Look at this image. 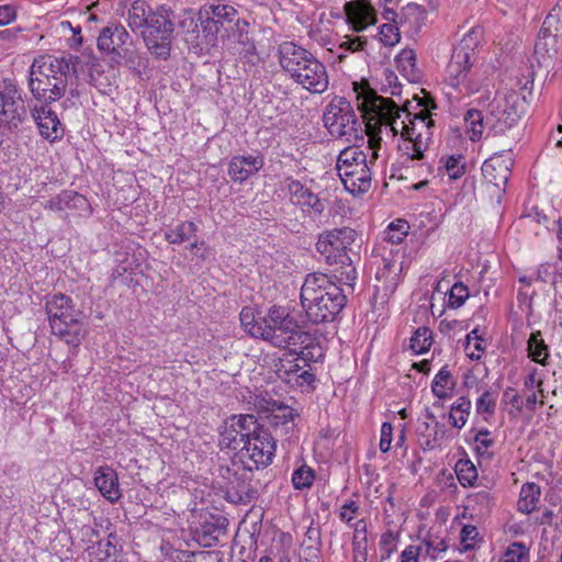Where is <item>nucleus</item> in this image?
I'll list each match as a JSON object with an SVG mask.
<instances>
[{
  "label": "nucleus",
  "instance_id": "nucleus-54",
  "mask_svg": "<svg viewBox=\"0 0 562 562\" xmlns=\"http://www.w3.org/2000/svg\"><path fill=\"white\" fill-rule=\"evenodd\" d=\"M363 119L368 121L366 124V133L369 136V149L372 150V158L376 159L378 149L380 148L381 145V137L376 135L378 125L375 123H372L373 120H370V116Z\"/></svg>",
  "mask_w": 562,
  "mask_h": 562
},
{
  "label": "nucleus",
  "instance_id": "nucleus-26",
  "mask_svg": "<svg viewBox=\"0 0 562 562\" xmlns=\"http://www.w3.org/2000/svg\"><path fill=\"white\" fill-rule=\"evenodd\" d=\"M87 205V200L83 195L76 191L64 190L56 196L49 199L44 207L53 212H63L71 209H82Z\"/></svg>",
  "mask_w": 562,
  "mask_h": 562
},
{
  "label": "nucleus",
  "instance_id": "nucleus-18",
  "mask_svg": "<svg viewBox=\"0 0 562 562\" xmlns=\"http://www.w3.org/2000/svg\"><path fill=\"white\" fill-rule=\"evenodd\" d=\"M344 9L347 22L355 32H361L376 22V12L369 0L346 2Z\"/></svg>",
  "mask_w": 562,
  "mask_h": 562
},
{
  "label": "nucleus",
  "instance_id": "nucleus-14",
  "mask_svg": "<svg viewBox=\"0 0 562 562\" xmlns=\"http://www.w3.org/2000/svg\"><path fill=\"white\" fill-rule=\"evenodd\" d=\"M562 0L559 1L555 8L547 15L543 21L542 27L539 32L538 38L535 44V55L538 57L540 65L548 66L549 63L557 56L559 46L555 34H552L550 27L553 22L558 21V14H554L557 9L561 10Z\"/></svg>",
  "mask_w": 562,
  "mask_h": 562
},
{
  "label": "nucleus",
  "instance_id": "nucleus-24",
  "mask_svg": "<svg viewBox=\"0 0 562 562\" xmlns=\"http://www.w3.org/2000/svg\"><path fill=\"white\" fill-rule=\"evenodd\" d=\"M94 485L111 503L120 499L119 477L116 472L110 467H99L94 472Z\"/></svg>",
  "mask_w": 562,
  "mask_h": 562
},
{
  "label": "nucleus",
  "instance_id": "nucleus-10",
  "mask_svg": "<svg viewBox=\"0 0 562 562\" xmlns=\"http://www.w3.org/2000/svg\"><path fill=\"white\" fill-rule=\"evenodd\" d=\"M143 33L144 42L153 55L167 59L170 56L175 31L173 14L170 8L161 5L149 12V19Z\"/></svg>",
  "mask_w": 562,
  "mask_h": 562
},
{
  "label": "nucleus",
  "instance_id": "nucleus-29",
  "mask_svg": "<svg viewBox=\"0 0 562 562\" xmlns=\"http://www.w3.org/2000/svg\"><path fill=\"white\" fill-rule=\"evenodd\" d=\"M472 404L471 401L465 397H459L450 407L449 423L452 427L461 429L468 422Z\"/></svg>",
  "mask_w": 562,
  "mask_h": 562
},
{
  "label": "nucleus",
  "instance_id": "nucleus-33",
  "mask_svg": "<svg viewBox=\"0 0 562 562\" xmlns=\"http://www.w3.org/2000/svg\"><path fill=\"white\" fill-rule=\"evenodd\" d=\"M467 133L471 140H477L482 137L485 123V115L479 110L470 109L464 115Z\"/></svg>",
  "mask_w": 562,
  "mask_h": 562
},
{
  "label": "nucleus",
  "instance_id": "nucleus-25",
  "mask_svg": "<svg viewBox=\"0 0 562 562\" xmlns=\"http://www.w3.org/2000/svg\"><path fill=\"white\" fill-rule=\"evenodd\" d=\"M414 99L417 101V106H420V110L412 115V120L416 122V132L423 133L424 142L428 145L432 136V128L435 126L430 110L436 109L437 105L434 100L427 95L424 98H418L415 95Z\"/></svg>",
  "mask_w": 562,
  "mask_h": 562
},
{
  "label": "nucleus",
  "instance_id": "nucleus-37",
  "mask_svg": "<svg viewBox=\"0 0 562 562\" xmlns=\"http://www.w3.org/2000/svg\"><path fill=\"white\" fill-rule=\"evenodd\" d=\"M198 231L193 222H181L165 232V239L170 244H182Z\"/></svg>",
  "mask_w": 562,
  "mask_h": 562
},
{
  "label": "nucleus",
  "instance_id": "nucleus-43",
  "mask_svg": "<svg viewBox=\"0 0 562 562\" xmlns=\"http://www.w3.org/2000/svg\"><path fill=\"white\" fill-rule=\"evenodd\" d=\"M112 61L115 64H120L123 59L125 65L137 72H139V69L145 67V59L140 56V54L132 48L124 47L122 48L121 53L117 54L116 57L111 58Z\"/></svg>",
  "mask_w": 562,
  "mask_h": 562
},
{
  "label": "nucleus",
  "instance_id": "nucleus-57",
  "mask_svg": "<svg viewBox=\"0 0 562 562\" xmlns=\"http://www.w3.org/2000/svg\"><path fill=\"white\" fill-rule=\"evenodd\" d=\"M461 156H450L445 164L447 173L451 179H459L464 173V165Z\"/></svg>",
  "mask_w": 562,
  "mask_h": 562
},
{
  "label": "nucleus",
  "instance_id": "nucleus-19",
  "mask_svg": "<svg viewBox=\"0 0 562 562\" xmlns=\"http://www.w3.org/2000/svg\"><path fill=\"white\" fill-rule=\"evenodd\" d=\"M505 99H494L487 108L485 115L486 126L495 134H502L514 125L517 114L513 110H508Z\"/></svg>",
  "mask_w": 562,
  "mask_h": 562
},
{
  "label": "nucleus",
  "instance_id": "nucleus-36",
  "mask_svg": "<svg viewBox=\"0 0 562 562\" xmlns=\"http://www.w3.org/2000/svg\"><path fill=\"white\" fill-rule=\"evenodd\" d=\"M241 326L245 330L255 338H259L262 334L263 317L257 319L254 307L245 306L241 308L239 314Z\"/></svg>",
  "mask_w": 562,
  "mask_h": 562
},
{
  "label": "nucleus",
  "instance_id": "nucleus-44",
  "mask_svg": "<svg viewBox=\"0 0 562 562\" xmlns=\"http://www.w3.org/2000/svg\"><path fill=\"white\" fill-rule=\"evenodd\" d=\"M469 502L472 504L473 509L477 510L480 515H485L491 512L494 505V498L490 491L481 490L469 496Z\"/></svg>",
  "mask_w": 562,
  "mask_h": 562
},
{
  "label": "nucleus",
  "instance_id": "nucleus-9",
  "mask_svg": "<svg viewBox=\"0 0 562 562\" xmlns=\"http://www.w3.org/2000/svg\"><path fill=\"white\" fill-rule=\"evenodd\" d=\"M471 42V37H464L461 43L454 47L446 69V82L451 88L467 93L479 90V82L474 79V75L472 74L475 52Z\"/></svg>",
  "mask_w": 562,
  "mask_h": 562
},
{
  "label": "nucleus",
  "instance_id": "nucleus-31",
  "mask_svg": "<svg viewBox=\"0 0 562 562\" xmlns=\"http://www.w3.org/2000/svg\"><path fill=\"white\" fill-rule=\"evenodd\" d=\"M540 497V487L535 483H526L521 486L518 499V509L522 513L530 514L537 507Z\"/></svg>",
  "mask_w": 562,
  "mask_h": 562
},
{
  "label": "nucleus",
  "instance_id": "nucleus-5",
  "mask_svg": "<svg viewBox=\"0 0 562 562\" xmlns=\"http://www.w3.org/2000/svg\"><path fill=\"white\" fill-rule=\"evenodd\" d=\"M45 310L52 334L68 345L79 346L86 336L83 311L63 293L47 297Z\"/></svg>",
  "mask_w": 562,
  "mask_h": 562
},
{
  "label": "nucleus",
  "instance_id": "nucleus-30",
  "mask_svg": "<svg viewBox=\"0 0 562 562\" xmlns=\"http://www.w3.org/2000/svg\"><path fill=\"white\" fill-rule=\"evenodd\" d=\"M527 345L529 358L535 362L546 366L549 358V348L542 339L541 331L532 333Z\"/></svg>",
  "mask_w": 562,
  "mask_h": 562
},
{
  "label": "nucleus",
  "instance_id": "nucleus-46",
  "mask_svg": "<svg viewBox=\"0 0 562 562\" xmlns=\"http://www.w3.org/2000/svg\"><path fill=\"white\" fill-rule=\"evenodd\" d=\"M270 418L274 426L286 425L293 422L294 413L290 406L273 402Z\"/></svg>",
  "mask_w": 562,
  "mask_h": 562
},
{
  "label": "nucleus",
  "instance_id": "nucleus-6",
  "mask_svg": "<svg viewBox=\"0 0 562 562\" xmlns=\"http://www.w3.org/2000/svg\"><path fill=\"white\" fill-rule=\"evenodd\" d=\"M262 334L259 338L290 352L302 345L301 339L310 340V333L302 330L286 308L278 305L271 306L263 316Z\"/></svg>",
  "mask_w": 562,
  "mask_h": 562
},
{
  "label": "nucleus",
  "instance_id": "nucleus-23",
  "mask_svg": "<svg viewBox=\"0 0 562 562\" xmlns=\"http://www.w3.org/2000/svg\"><path fill=\"white\" fill-rule=\"evenodd\" d=\"M510 161L503 156L492 157L482 165V175L484 179L495 186L497 189H504L510 177Z\"/></svg>",
  "mask_w": 562,
  "mask_h": 562
},
{
  "label": "nucleus",
  "instance_id": "nucleus-41",
  "mask_svg": "<svg viewBox=\"0 0 562 562\" xmlns=\"http://www.w3.org/2000/svg\"><path fill=\"white\" fill-rule=\"evenodd\" d=\"M432 345V331L428 327H419L411 338V349L415 353H425Z\"/></svg>",
  "mask_w": 562,
  "mask_h": 562
},
{
  "label": "nucleus",
  "instance_id": "nucleus-59",
  "mask_svg": "<svg viewBox=\"0 0 562 562\" xmlns=\"http://www.w3.org/2000/svg\"><path fill=\"white\" fill-rule=\"evenodd\" d=\"M491 431L488 429H480L475 436L474 441L477 443V452L482 453V449L487 450L493 446L494 440L490 438Z\"/></svg>",
  "mask_w": 562,
  "mask_h": 562
},
{
  "label": "nucleus",
  "instance_id": "nucleus-50",
  "mask_svg": "<svg viewBox=\"0 0 562 562\" xmlns=\"http://www.w3.org/2000/svg\"><path fill=\"white\" fill-rule=\"evenodd\" d=\"M468 297V288L463 283H454L449 291V306L458 308L464 304Z\"/></svg>",
  "mask_w": 562,
  "mask_h": 562
},
{
  "label": "nucleus",
  "instance_id": "nucleus-34",
  "mask_svg": "<svg viewBox=\"0 0 562 562\" xmlns=\"http://www.w3.org/2000/svg\"><path fill=\"white\" fill-rule=\"evenodd\" d=\"M404 144L401 145V149L411 158L420 160L424 157V151L428 145L424 142V135L422 132H416L412 136H405Z\"/></svg>",
  "mask_w": 562,
  "mask_h": 562
},
{
  "label": "nucleus",
  "instance_id": "nucleus-12",
  "mask_svg": "<svg viewBox=\"0 0 562 562\" xmlns=\"http://www.w3.org/2000/svg\"><path fill=\"white\" fill-rule=\"evenodd\" d=\"M276 441L267 429L248 439L239 451V459L246 471L245 474L251 473L254 469L267 468L272 463Z\"/></svg>",
  "mask_w": 562,
  "mask_h": 562
},
{
  "label": "nucleus",
  "instance_id": "nucleus-27",
  "mask_svg": "<svg viewBox=\"0 0 562 562\" xmlns=\"http://www.w3.org/2000/svg\"><path fill=\"white\" fill-rule=\"evenodd\" d=\"M454 386L456 380L448 369V366H445L436 374L431 383V391L438 398L446 400L451 396Z\"/></svg>",
  "mask_w": 562,
  "mask_h": 562
},
{
  "label": "nucleus",
  "instance_id": "nucleus-45",
  "mask_svg": "<svg viewBox=\"0 0 562 562\" xmlns=\"http://www.w3.org/2000/svg\"><path fill=\"white\" fill-rule=\"evenodd\" d=\"M409 225L406 221L398 220L396 223H391L384 232V240L392 245L401 244L407 236Z\"/></svg>",
  "mask_w": 562,
  "mask_h": 562
},
{
  "label": "nucleus",
  "instance_id": "nucleus-48",
  "mask_svg": "<svg viewBox=\"0 0 562 562\" xmlns=\"http://www.w3.org/2000/svg\"><path fill=\"white\" fill-rule=\"evenodd\" d=\"M503 562H529L528 549L521 542L512 543L504 554Z\"/></svg>",
  "mask_w": 562,
  "mask_h": 562
},
{
  "label": "nucleus",
  "instance_id": "nucleus-58",
  "mask_svg": "<svg viewBox=\"0 0 562 562\" xmlns=\"http://www.w3.org/2000/svg\"><path fill=\"white\" fill-rule=\"evenodd\" d=\"M393 437V426L391 423H383L381 427V438H380V450L382 452H387L391 448Z\"/></svg>",
  "mask_w": 562,
  "mask_h": 562
},
{
  "label": "nucleus",
  "instance_id": "nucleus-60",
  "mask_svg": "<svg viewBox=\"0 0 562 562\" xmlns=\"http://www.w3.org/2000/svg\"><path fill=\"white\" fill-rule=\"evenodd\" d=\"M366 43H367L366 37H361V36H357L353 38L346 37V40L344 42H341L339 47L345 50L359 52V50L363 49Z\"/></svg>",
  "mask_w": 562,
  "mask_h": 562
},
{
  "label": "nucleus",
  "instance_id": "nucleus-32",
  "mask_svg": "<svg viewBox=\"0 0 562 562\" xmlns=\"http://www.w3.org/2000/svg\"><path fill=\"white\" fill-rule=\"evenodd\" d=\"M232 418L238 428L239 437L244 438L245 442L258 435L259 431L266 430L258 424L257 418L254 415H234Z\"/></svg>",
  "mask_w": 562,
  "mask_h": 562
},
{
  "label": "nucleus",
  "instance_id": "nucleus-15",
  "mask_svg": "<svg viewBox=\"0 0 562 562\" xmlns=\"http://www.w3.org/2000/svg\"><path fill=\"white\" fill-rule=\"evenodd\" d=\"M201 24L204 32L211 34H217L221 30H227L226 25H231V23H236L238 18V11L231 4L226 3H212L210 5H205L201 11Z\"/></svg>",
  "mask_w": 562,
  "mask_h": 562
},
{
  "label": "nucleus",
  "instance_id": "nucleus-13",
  "mask_svg": "<svg viewBox=\"0 0 562 562\" xmlns=\"http://www.w3.org/2000/svg\"><path fill=\"white\" fill-rule=\"evenodd\" d=\"M26 115L22 91L11 81H3L0 90V125L9 131L18 128Z\"/></svg>",
  "mask_w": 562,
  "mask_h": 562
},
{
  "label": "nucleus",
  "instance_id": "nucleus-7",
  "mask_svg": "<svg viewBox=\"0 0 562 562\" xmlns=\"http://www.w3.org/2000/svg\"><path fill=\"white\" fill-rule=\"evenodd\" d=\"M336 169L344 187L353 195L366 193L371 188V171L367 154L357 146L340 151Z\"/></svg>",
  "mask_w": 562,
  "mask_h": 562
},
{
  "label": "nucleus",
  "instance_id": "nucleus-38",
  "mask_svg": "<svg viewBox=\"0 0 562 562\" xmlns=\"http://www.w3.org/2000/svg\"><path fill=\"white\" fill-rule=\"evenodd\" d=\"M148 5L144 0H136L128 10L127 22L132 31L144 27L149 19Z\"/></svg>",
  "mask_w": 562,
  "mask_h": 562
},
{
  "label": "nucleus",
  "instance_id": "nucleus-55",
  "mask_svg": "<svg viewBox=\"0 0 562 562\" xmlns=\"http://www.w3.org/2000/svg\"><path fill=\"white\" fill-rule=\"evenodd\" d=\"M496 406V397L491 391H484L476 401V412L479 414H493Z\"/></svg>",
  "mask_w": 562,
  "mask_h": 562
},
{
  "label": "nucleus",
  "instance_id": "nucleus-42",
  "mask_svg": "<svg viewBox=\"0 0 562 562\" xmlns=\"http://www.w3.org/2000/svg\"><path fill=\"white\" fill-rule=\"evenodd\" d=\"M220 443L232 450H239L245 445V439L239 437L238 428L233 418L231 424L221 432Z\"/></svg>",
  "mask_w": 562,
  "mask_h": 562
},
{
  "label": "nucleus",
  "instance_id": "nucleus-61",
  "mask_svg": "<svg viewBox=\"0 0 562 562\" xmlns=\"http://www.w3.org/2000/svg\"><path fill=\"white\" fill-rule=\"evenodd\" d=\"M304 543L307 544L308 550H317L321 544V532L315 527H308L305 532Z\"/></svg>",
  "mask_w": 562,
  "mask_h": 562
},
{
  "label": "nucleus",
  "instance_id": "nucleus-20",
  "mask_svg": "<svg viewBox=\"0 0 562 562\" xmlns=\"http://www.w3.org/2000/svg\"><path fill=\"white\" fill-rule=\"evenodd\" d=\"M130 34L126 29L120 23H112L102 29L98 37V49L112 57H116L121 53L123 46L127 43Z\"/></svg>",
  "mask_w": 562,
  "mask_h": 562
},
{
  "label": "nucleus",
  "instance_id": "nucleus-17",
  "mask_svg": "<svg viewBox=\"0 0 562 562\" xmlns=\"http://www.w3.org/2000/svg\"><path fill=\"white\" fill-rule=\"evenodd\" d=\"M50 103H42L31 108V116L35 121L40 134L49 140H56L63 137L64 128L55 111L49 106Z\"/></svg>",
  "mask_w": 562,
  "mask_h": 562
},
{
  "label": "nucleus",
  "instance_id": "nucleus-56",
  "mask_svg": "<svg viewBox=\"0 0 562 562\" xmlns=\"http://www.w3.org/2000/svg\"><path fill=\"white\" fill-rule=\"evenodd\" d=\"M381 551L382 560L389 559L393 552L396 551V538L393 531L387 530L381 536Z\"/></svg>",
  "mask_w": 562,
  "mask_h": 562
},
{
  "label": "nucleus",
  "instance_id": "nucleus-4",
  "mask_svg": "<svg viewBox=\"0 0 562 562\" xmlns=\"http://www.w3.org/2000/svg\"><path fill=\"white\" fill-rule=\"evenodd\" d=\"M281 68L304 89L323 93L328 88L326 67L307 49L293 42H284L278 47Z\"/></svg>",
  "mask_w": 562,
  "mask_h": 562
},
{
  "label": "nucleus",
  "instance_id": "nucleus-2",
  "mask_svg": "<svg viewBox=\"0 0 562 562\" xmlns=\"http://www.w3.org/2000/svg\"><path fill=\"white\" fill-rule=\"evenodd\" d=\"M334 276L314 272L301 288V305L313 324L334 322L347 302L345 290Z\"/></svg>",
  "mask_w": 562,
  "mask_h": 562
},
{
  "label": "nucleus",
  "instance_id": "nucleus-39",
  "mask_svg": "<svg viewBox=\"0 0 562 562\" xmlns=\"http://www.w3.org/2000/svg\"><path fill=\"white\" fill-rule=\"evenodd\" d=\"M396 64L398 70L408 80L414 81L418 78V71L416 68V56L413 49H403L396 57Z\"/></svg>",
  "mask_w": 562,
  "mask_h": 562
},
{
  "label": "nucleus",
  "instance_id": "nucleus-51",
  "mask_svg": "<svg viewBox=\"0 0 562 562\" xmlns=\"http://www.w3.org/2000/svg\"><path fill=\"white\" fill-rule=\"evenodd\" d=\"M402 270V265H396V261L383 258V267L376 272L378 279H391L393 285L396 284V278L398 272Z\"/></svg>",
  "mask_w": 562,
  "mask_h": 562
},
{
  "label": "nucleus",
  "instance_id": "nucleus-52",
  "mask_svg": "<svg viewBox=\"0 0 562 562\" xmlns=\"http://www.w3.org/2000/svg\"><path fill=\"white\" fill-rule=\"evenodd\" d=\"M380 40L386 46H394L401 40V35L396 25L385 23L380 27Z\"/></svg>",
  "mask_w": 562,
  "mask_h": 562
},
{
  "label": "nucleus",
  "instance_id": "nucleus-16",
  "mask_svg": "<svg viewBox=\"0 0 562 562\" xmlns=\"http://www.w3.org/2000/svg\"><path fill=\"white\" fill-rule=\"evenodd\" d=\"M249 23L246 20H237L232 26L233 33L228 37V49L240 59L249 64H255L257 59V48L255 42L249 37Z\"/></svg>",
  "mask_w": 562,
  "mask_h": 562
},
{
  "label": "nucleus",
  "instance_id": "nucleus-28",
  "mask_svg": "<svg viewBox=\"0 0 562 562\" xmlns=\"http://www.w3.org/2000/svg\"><path fill=\"white\" fill-rule=\"evenodd\" d=\"M301 340L302 345H299L297 349L291 352L299 356L296 361H303L306 364L307 361L316 362L323 358V348L314 336L310 334V340Z\"/></svg>",
  "mask_w": 562,
  "mask_h": 562
},
{
  "label": "nucleus",
  "instance_id": "nucleus-47",
  "mask_svg": "<svg viewBox=\"0 0 562 562\" xmlns=\"http://www.w3.org/2000/svg\"><path fill=\"white\" fill-rule=\"evenodd\" d=\"M314 479V471L307 465H302L294 471L292 483L296 490H304L313 484Z\"/></svg>",
  "mask_w": 562,
  "mask_h": 562
},
{
  "label": "nucleus",
  "instance_id": "nucleus-21",
  "mask_svg": "<svg viewBox=\"0 0 562 562\" xmlns=\"http://www.w3.org/2000/svg\"><path fill=\"white\" fill-rule=\"evenodd\" d=\"M286 190L292 204L308 207L316 214L325 211L324 202L299 180L286 178Z\"/></svg>",
  "mask_w": 562,
  "mask_h": 562
},
{
  "label": "nucleus",
  "instance_id": "nucleus-11",
  "mask_svg": "<svg viewBox=\"0 0 562 562\" xmlns=\"http://www.w3.org/2000/svg\"><path fill=\"white\" fill-rule=\"evenodd\" d=\"M316 249L327 263L340 265L338 273L333 276L339 283L352 289L353 282L357 279V271L351 263V258L346 252V246L341 245L338 229L335 228L323 233L316 243Z\"/></svg>",
  "mask_w": 562,
  "mask_h": 562
},
{
  "label": "nucleus",
  "instance_id": "nucleus-49",
  "mask_svg": "<svg viewBox=\"0 0 562 562\" xmlns=\"http://www.w3.org/2000/svg\"><path fill=\"white\" fill-rule=\"evenodd\" d=\"M425 554L431 560H437L439 553L445 552L448 549L446 541L439 537H428L424 541Z\"/></svg>",
  "mask_w": 562,
  "mask_h": 562
},
{
  "label": "nucleus",
  "instance_id": "nucleus-40",
  "mask_svg": "<svg viewBox=\"0 0 562 562\" xmlns=\"http://www.w3.org/2000/svg\"><path fill=\"white\" fill-rule=\"evenodd\" d=\"M456 473L462 486H472L477 479V470L469 459H460L457 462Z\"/></svg>",
  "mask_w": 562,
  "mask_h": 562
},
{
  "label": "nucleus",
  "instance_id": "nucleus-62",
  "mask_svg": "<svg viewBox=\"0 0 562 562\" xmlns=\"http://www.w3.org/2000/svg\"><path fill=\"white\" fill-rule=\"evenodd\" d=\"M341 245L346 246V252L350 249V246L355 243L357 233L350 227L337 228Z\"/></svg>",
  "mask_w": 562,
  "mask_h": 562
},
{
  "label": "nucleus",
  "instance_id": "nucleus-3",
  "mask_svg": "<svg viewBox=\"0 0 562 562\" xmlns=\"http://www.w3.org/2000/svg\"><path fill=\"white\" fill-rule=\"evenodd\" d=\"M76 78L71 57L40 56L30 68L29 88L34 100L52 103L65 95L68 85Z\"/></svg>",
  "mask_w": 562,
  "mask_h": 562
},
{
  "label": "nucleus",
  "instance_id": "nucleus-35",
  "mask_svg": "<svg viewBox=\"0 0 562 562\" xmlns=\"http://www.w3.org/2000/svg\"><path fill=\"white\" fill-rule=\"evenodd\" d=\"M257 490L254 488L249 482L245 480L241 483H238L236 486L233 485L227 491V496L231 502L235 504H250L257 498Z\"/></svg>",
  "mask_w": 562,
  "mask_h": 562
},
{
  "label": "nucleus",
  "instance_id": "nucleus-64",
  "mask_svg": "<svg viewBox=\"0 0 562 562\" xmlns=\"http://www.w3.org/2000/svg\"><path fill=\"white\" fill-rule=\"evenodd\" d=\"M479 536L477 529L474 526H464L461 530V542L463 543L465 549L472 547L470 541L475 540Z\"/></svg>",
  "mask_w": 562,
  "mask_h": 562
},
{
  "label": "nucleus",
  "instance_id": "nucleus-22",
  "mask_svg": "<svg viewBox=\"0 0 562 562\" xmlns=\"http://www.w3.org/2000/svg\"><path fill=\"white\" fill-rule=\"evenodd\" d=\"M263 167L261 156H234L228 164V176L234 182H244Z\"/></svg>",
  "mask_w": 562,
  "mask_h": 562
},
{
  "label": "nucleus",
  "instance_id": "nucleus-8",
  "mask_svg": "<svg viewBox=\"0 0 562 562\" xmlns=\"http://www.w3.org/2000/svg\"><path fill=\"white\" fill-rule=\"evenodd\" d=\"M324 126L335 138L356 143L363 138L362 122H359L351 103L344 97H335L323 114Z\"/></svg>",
  "mask_w": 562,
  "mask_h": 562
},
{
  "label": "nucleus",
  "instance_id": "nucleus-1",
  "mask_svg": "<svg viewBox=\"0 0 562 562\" xmlns=\"http://www.w3.org/2000/svg\"><path fill=\"white\" fill-rule=\"evenodd\" d=\"M358 110L362 117L370 116L380 127L384 125L395 136L402 137L416 133V122L412 120L413 113L409 110L411 101L406 100L403 106H398L391 98H384L373 90L369 82H353Z\"/></svg>",
  "mask_w": 562,
  "mask_h": 562
},
{
  "label": "nucleus",
  "instance_id": "nucleus-53",
  "mask_svg": "<svg viewBox=\"0 0 562 562\" xmlns=\"http://www.w3.org/2000/svg\"><path fill=\"white\" fill-rule=\"evenodd\" d=\"M304 368L299 364V361H291L286 359H281L280 367L278 369V372L280 374H283V379L291 382L295 380L297 376V373H300Z\"/></svg>",
  "mask_w": 562,
  "mask_h": 562
},
{
  "label": "nucleus",
  "instance_id": "nucleus-63",
  "mask_svg": "<svg viewBox=\"0 0 562 562\" xmlns=\"http://www.w3.org/2000/svg\"><path fill=\"white\" fill-rule=\"evenodd\" d=\"M424 551L423 547L419 546H408L404 549L401 554L402 562H418V557Z\"/></svg>",
  "mask_w": 562,
  "mask_h": 562
}]
</instances>
